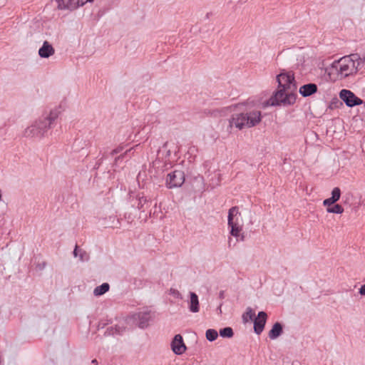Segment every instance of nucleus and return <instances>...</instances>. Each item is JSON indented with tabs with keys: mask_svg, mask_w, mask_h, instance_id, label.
Listing matches in <instances>:
<instances>
[{
	"mask_svg": "<svg viewBox=\"0 0 365 365\" xmlns=\"http://www.w3.org/2000/svg\"><path fill=\"white\" fill-rule=\"evenodd\" d=\"M58 114V110H52L47 116L39 118L25 129L24 136L29 138H41L49 129L56 125Z\"/></svg>",
	"mask_w": 365,
	"mask_h": 365,
	"instance_id": "1",
	"label": "nucleus"
},
{
	"mask_svg": "<svg viewBox=\"0 0 365 365\" xmlns=\"http://www.w3.org/2000/svg\"><path fill=\"white\" fill-rule=\"evenodd\" d=\"M364 64V60L357 53L351 54L341 58L339 61L333 63V68L335 69L339 79L355 75Z\"/></svg>",
	"mask_w": 365,
	"mask_h": 365,
	"instance_id": "2",
	"label": "nucleus"
},
{
	"mask_svg": "<svg viewBox=\"0 0 365 365\" xmlns=\"http://www.w3.org/2000/svg\"><path fill=\"white\" fill-rule=\"evenodd\" d=\"M262 120V113L259 110H252L245 113H236L232 115L229 125L239 130L250 128L258 125Z\"/></svg>",
	"mask_w": 365,
	"mask_h": 365,
	"instance_id": "3",
	"label": "nucleus"
},
{
	"mask_svg": "<svg viewBox=\"0 0 365 365\" xmlns=\"http://www.w3.org/2000/svg\"><path fill=\"white\" fill-rule=\"evenodd\" d=\"M227 220L228 227L230 228V235L235 237L237 241H244L242 217L237 207H232L229 210Z\"/></svg>",
	"mask_w": 365,
	"mask_h": 365,
	"instance_id": "4",
	"label": "nucleus"
},
{
	"mask_svg": "<svg viewBox=\"0 0 365 365\" xmlns=\"http://www.w3.org/2000/svg\"><path fill=\"white\" fill-rule=\"evenodd\" d=\"M154 314L148 308L138 313H134L125 319V322L129 328L132 329L138 327L140 329L146 328L149 322L153 318Z\"/></svg>",
	"mask_w": 365,
	"mask_h": 365,
	"instance_id": "5",
	"label": "nucleus"
},
{
	"mask_svg": "<svg viewBox=\"0 0 365 365\" xmlns=\"http://www.w3.org/2000/svg\"><path fill=\"white\" fill-rule=\"evenodd\" d=\"M297 93L287 91V89L278 87L277 91L274 93V96L271 98V104L272 106L283 105L290 106L293 105L296 101Z\"/></svg>",
	"mask_w": 365,
	"mask_h": 365,
	"instance_id": "6",
	"label": "nucleus"
},
{
	"mask_svg": "<svg viewBox=\"0 0 365 365\" xmlns=\"http://www.w3.org/2000/svg\"><path fill=\"white\" fill-rule=\"evenodd\" d=\"M278 87L296 93L297 86L294 74L292 72L281 73L277 76Z\"/></svg>",
	"mask_w": 365,
	"mask_h": 365,
	"instance_id": "7",
	"label": "nucleus"
},
{
	"mask_svg": "<svg viewBox=\"0 0 365 365\" xmlns=\"http://www.w3.org/2000/svg\"><path fill=\"white\" fill-rule=\"evenodd\" d=\"M129 201L132 207L137 208L138 210L144 212L151 202L140 192H129Z\"/></svg>",
	"mask_w": 365,
	"mask_h": 365,
	"instance_id": "8",
	"label": "nucleus"
},
{
	"mask_svg": "<svg viewBox=\"0 0 365 365\" xmlns=\"http://www.w3.org/2000/svg\"><path fill=\"white\" fill-rule=\"evenodd\" d=\"M185 182V175L182 170H174L168 175L166 186L170 188L181 187Z\"/></svg>",
	"mask_w": 365,
	"mask_h": 365,
	"instance_id": "9",
	"label": "nucleus"
},
{
	"mask_svg": "<svg viewBox=\"0 0 365 365\" xmlns=\"http://www.w3.org/2000/svg\"><path fill=\"white\" fill-rule=\"evenodd\" d=\"M56 1L58 9L73 11L83 6L89 0H56Z\"/></svg>",
	"mask_w": 365,
	"mask_h": 365,
	"instance_id": "10",
	"label": "nucleus"
},
{
	"mask_svg": "<svg viewBox=\"0 0 365 365\" xmlns=\"http://www.w3.org/2000/svg\"><path fill=\"white\" fill-rule=\"evenodd\" d=\"M339 97L349 107L361 105L363 103L362 100L356 97L353 92L346 89L340 91Z\"/></svg>",
	"mask_w": 365,
	"mask_h": 365,
	"instance_id": "11",
	"label": "nucleus"
},
{
	"mask_svg": "<svg viewBox=\"0 0 365 365\" xmlns=\"http://www.w3.org/2000/svg\"><path fill=\"white\" fill-rule=\"evenodd\" d=\"M127 327H129V326H127L124 320L123 322H121L118 324L108 327L104 333V336H115L117 335H123V333L125 331Z\"/></svg>",
	"mask_w": 365,
	"mask_h": 365,
	"instance_id": "12",
	"label": "nucleus"
},
{
	"mask_svg": "<svg viewBox=\"0 0 365 365\" xmlns=\"http://www.w3.org/2000/svg\"><path fill=\"white\" fill-rule=\"evenodd\" d=\"M267 315L264 312H259L257 317H254V330L257 334H260L264 330Z\"/></svg>",
	"mask_w": 365,
	"mask_h": 365,
	"instance_id": "13",
	"label": "nucleus"
},
{
	"mask_svg": "<svg viewBox=\"0 0 365 365\" xmlns=\"http://www.w3.org/2000/svg\"><path fill=\"white\" fill-rule=\"evenodd\" d=\"M171 348L173 351L177 355H180L185 351L186 346L180 334L175 336L171 343Z\"/></svg>",
	"mask_w": 365,
	"mask_h": 365,
	"instance_id": "14",
	"label": "nucleus"
},
{
	"mask_svg": "<svg viewBox=\"0 0 365 365\" xmlns=\"http://www.w3.org/2000/svg\"><path fill=\"white\" fill-rule=\"evenodd\" d=\"M55 53L53 46L47 41H44L43 45L38 49V55L42 58H48Z\"/></svg>",
	"mask_w": 365,
	"mask_h": 365,
	"instance_id": "15",
	"label": "nucleus"
},
{
	"mask_svg": "<svg viewBox=\"0 0 365 365\" xmlns=\"http://www.w3.org/2000/svg\"><path fill=\"white\" fill-rule=\"evenodd\" d=\"M190 299L188 301V308L190 312L197 313L200 311V303L197 295L195 292H190Z\"/></svg>",
	"mask_w": 365,
	"mask_h": 365,
	"instance_id": "16",
	"label": "nucleus"
},
{
	"mask_svg": "<svg viewBox=\"0 0 365 365\" xmlns=\"http://www.w3.org/2000/svg\"><path fill=\"white\" fill-rule=\"evenodd\" d=\"M317 91V86L314 83L305 84L299 88V92L303 97H308Z\"/></svg>",
	"mask_w": 365,
	"mask_h": 365,
	"instance_id": "17",
	"label": "nucleus"
},
{
	"mask_svg": "<svg viewBox=\"0 0 365 365\" xmlns=\"http://www.w3.org/2000/svg\"><path fill=\"white\" fill-rule=\"evenodd\" d=\"M282 333V326L279 322L274 324L272 328L269 332V337L270 339H276Z\"/></svg>",
	"mask_w": 365,
	"mask_h": 365,
	"instance_id": "18",
	"label": "nucleus"
},
{
	"mask_svg": "<svg viewBox=\"0 0 365 365\" xmlns=\"http://www.w3.org/2000/svg\"><path fill=\"white\" fill-rule=\"evenodd\" d=\"M159 160H155L149 168V174L151 178L158 180L159 178L158 165Z\"/></svg>",
	"mask_w": 365,
	"mask_h": 365,
	"instance_id": "19",
	"label": "nucleus"
},
{
	"mask_svg": "<svg viewBox=\"0 0 365 365\" xmlns=\"http://www.w3.org/2000/svg\"><path fill=\"white\" fill-rule=\"evenodd\" d=\"M110 289V285L105 282L100 286L96 287L93 290V294L95 296H101L106 293Z\"/></svg>",
	"mask_w": 365,
	"mask_h": 365,
	"instance_id": "20",
	"label": "nucleus"
},
{
	"mask_svg": "<svg viewBox=\"0 0 365 365\" xmlns=\"http://www.w3.org/2000/svg\"><path fill=\"white\" fill-rule=\"evenodd\" d=\"M73 255L74 257H79L80 259L83 261H88L89 259L88 255L86 251H83L82 250L78 249V247L76 245L74 250H73Z\"/></svg>",
	"mask_w": 365,
	"mask_h": 365,
	"instance_id": "21",
	"label": "nucleus"
},
{
	"mask_svg": "<svg viewBox=\"0 0 365 365\" xmlns=\"http://www.w3.org/2000/svg\"><path fill=\"white\" fill-rule=\"evenodd\" d=\"M255 316V314L252 309L251 307H247L245 313L242 315V319L245 322H247L249 319L253 320Z\"/></svg>",
	"mask_w": 365,
	"mask_h": 365,
	"instance_id": "22",
	"label": "nucleus"
},
{
	"mask_svg": "<svg viewBox=\"0 0 365 365\" xmlns=\"http://www.w3.org/2000/svg\"><path fill=\"white\" fill-rule=\"evenodd\" d=\"M327 211L329 213L341 214L344 212V208L339 204H335L332 207L327 208Z\"/></svg>",
	"mask_w": 365,
	"mask_h": 365,
	"instance_id": "23",
	"label": "nucleus"
},
{
	"mask_svg": "<svg viewBox=\"0 0 365 365\" xmlns=\"http://www.w3.org/2000/svg\"><path fill=\"white\" fill-rule=\"evenodd\" d=\"M205 336L208 341H213L217 338L218 334L215 329H209L206 331Z\"/></svg>",
	"mask_w": 365,
	"mask_h": 365,
	"instance_id": "24",
	"label": "nucleus"
},
{
	"mask_svg": "<svg viewBox=\"0 0 365 365\" xmlns=\"http://www.w3.org/2000/svg\"><path fill=\"white\" fill-rule=\"evenodd\" d=\"M220 335L222 337L230 338L233 336L232 329L230 327H225L220 330Z\"/></svg>",
	"mask_w": 365,
	"mask_h": 365,
	"instance_id": "25",
	"label": "nucleus"
},
{
	"mask_svg": "<svg viewBox=\"0 0 365 365\" xmlns=\"http://www.w3.org/2000/svg\"><path fill=\"white\" fill-rule=\"evenodd\" d=\"M341 196V190L339 187H334L331 191V198L334 201L337 202Z\"/></svg>",
	"mask_w": 365,
	"mask_h": 365,
	"instance_id": "26",
	"label": "nucleus"
},
{
	"mask_svg": "<svg viewBox=\"0 0 365 365\" xmlns=\"http://www.w3.org/2000/svg\"><path fill=\"white\" fill-rule=\"evenodd\" d=\"M170 294L173 295L176 298L182 299L181 294L180 293V292L178 290H177L175 289L171 288L170 289Z\"/></svg>",
	"mask_w": 365,
	"mask_h": 365,
	"instance_id": "27",
	"label": "nucleus"
},
{
	"mask_svg": "<svg viewBox=\"0 0 365 365\" xmlns=\"http://www.w3.org/2000/svg\"><path fill=\"white\" fill-rule=\"evenodd\" d=\"M109 323H110V321L109 319H101L98 323V329H103Z\"/></svg>",
	"mask_w": 365,
	"mask_h": 365,
	"instance_id": "28",
	"label": "nucleus"
},
{
	"mask_svg": "<svg viewBox=\"0 0 365 365\" xmlns=\"http://www.w3.org/2000/svg\"><path fill=\"white\" fill-rule=\"evenodd\" d=\"M336 202H334L331 197L327 198L324 200L323 205L324 206H327V207H331V205L334 204Z\"/></svg>",
	"mask_w": 365,
	"mask_h": 365,
	"instance_id": "29",
	"label": "nucleus"
},
{
	"mask_svg": "<svg viewBox=\"0 0 365 365\" xmlns=\"http://www.w3.org/2000/svg\"><path fill=\"white\" fill-rule=\"evenodd\" d=\"M122 150H123V148H121V147H119V148H117L115 149H113L110 152V155L113 156L115 155H117V154L120 153Z\"/></svg>",
	"mask_w": 365,
	"mask_h": 365,
	"instance_id": "30",
	"label": "nucleus"
},
{
	"mask_svg": "<svg viewBox=\"0 0 365 365\" xmlns=\"http://www.w3.org/2000/svg\"><path fill=\"white\" fill-rule=\"evenodd\" d=\"M359 293L361 294V295H363V296H365V284H363L359 290Z\"/></svg>",
	"mask_w": 365,
	"mask_h": 365,
	"instance_id": "31",
	"label": "nucleus"
},
{
	"mask_svg": "<svg viewBox=\"0 0 365 365\" xmlns=\"http://www.w3.org/2000/svg\"><path fill=\"white\" fill-rule=\"evenodd\" d=\"M103 158H104V157H102V158H101L100 159H98V160H97V162H96V165H95V168H96V169H97V168H99V166L101 165V163H102V162H103Z\"/></svg>",
	"mask_w": 365,
	"mask_h": 365,
	"instance_id": "32",
	"label": "nucleus"
},
{
	"mask_svg": "<svg viewBox=\"0 0 365 365\" xmlns=\"http://www.w3.org/2000/svg\"><path fill=\"white\" fill-rule=\"evenodd\" d=\"M128 151H130V150H128ZM127 152H128V150H126L123 155H120L118 158H115V163H117L118 160H119L120 159H123L124 155H126Z\"/></svg>",
	"mask_w": 365,
	"mask_h": 365,
	"instance_id": "33",
	"label": "nucleus"
},
{
	"mask_svg": "<svg viewBox=\"0 0 365 365\" xmlns=\"http://www.w3.org/2000/svg\"><path fill=\"white\" fill-rule=\"evenodd\" d=\"M113 227L119 228L120 227V219L116 220V224L113 225Z\"/></svg>",
	"mask_w": 365,
	"mask_h": 365,
	"instance_id": "34",
	"label": "nucleus"
},
{
	"mask_svg": "<svg viewBox=\"0 0 365 365\" xmlns=\"http://www.w3.org/2000/svg\"><path fill=\"white\" fill-rule=\"evenodd\" d=\"M125 219H128V222H130V220H131V221L133 220L131 219V217H130V215H129L128 216H127V215L125 214Z\"/></svg>",
	"mask_w": 365,
	"mask_h": 365,
	"instance_id": "35",
	"label": "nucleus"
},
{
	"mask_svg": "<svg viewBox=\"0 0 365 365\" xmlns=\"http://www.w3.org/2000/svg\"><path fill=\"white\" fill-rule=\"evenodd\" d=\"M91 363L93 364H98V361H97L96 359H93Z\"/></svg>",
	"mask_w": 365,
	"mask_h": 365,
	"instance_id": "36",
	"label": "nucleus"
},
{
	"mask_svg": "<svg viewBox=\"0 0 365 365\" xmlns=\"http://www.w3.org/2000/svg\"><path fill=\"white\" fill-rule=\"evenodd\" d=\"M170 155V150H167V153H166V155H165V157H168V156H169Z\"/></svg>",
	"mask_w": 365,
	"mask_h": 365,
	"instance_id": "37",
	"label": "nucleus"
},
{
	"mask_svg": "<svg viewBox=\"0 0 365 365\" xmlns=\"http://www.w3.org/2000/svg\"><path fill=\"white\" fill-rule=\"evenodd\" d=\"M164 148H167L168 147V143H165L164 145H163Z\"/></svg>",
	"mask_w": 365,
	"mask_h": 365,
	"instance_id": "38",
	"label": "nucleus"
},
{
	"mask_svg": "<svg viewBox=\"0 0 365 365\" xmlns=\"http://www.w3.org/2000/svg\"><path fill=\"white\" fill-rule=\"evenodd\" d=\"M112 218H113V220H115V217H110V219H112Z\"/></svg>",
	"mask_w": 365,
	"mask_h": 365,
	"instance_id": "39",
	"label": "nucleus"
},
{
	"mask_svg": "<svg viewBox=\"0 0 365 365\" xmlns=\"http://www.w3.org/2000/svg\"><path fill=\"white\" fill-rule=\"evenodd\" d=\"M92 1H93V0H89V1H88V2H91Z\"/></svg>",
	"mask_w": 365,
	"mask_h": 365,
	"instance_id": "40",
	"label": "nucleus"
}]
</instances>
